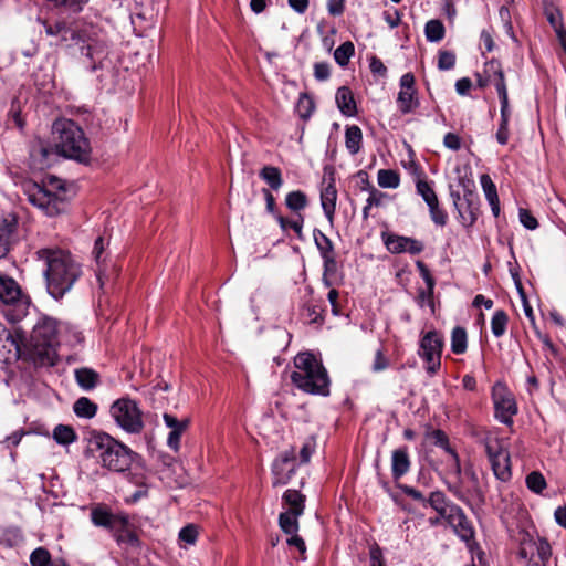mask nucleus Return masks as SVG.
<instances>
[{
    "label": "nucleus",
    "mask_w": 566,
    "mask_h": 566,
    "mask_svg": "<svg viewBox=\"0 0 566 566\" xmlns=\"http://www.w3.org/2000/svg\"><path fill=\"white\" fill-rule=\"evenodd\" d=\"M433 292L434 290H419L417 302L420 306H423L424 303H427L431 308L433 310L434 303H433Z\"/></svg>",
    "instance_id": "obj_62"
},
{
    "label": "nucleus",
    "mask_w": 566,
    "mask_h": 566,
    "mask_svg": "<svg viewBox=\"0 0 566 566\" xmlns=\"http://www.w3.org/2000/svg\"><path fill=\"white\" fill-rule=\"evenodd\" d=\"M527 488L536 494H541L546 488V480L538 471H533L526 476Z\"/></svg>",
    "instance_id": "obj_45"
},
{
    "label": "nucleus",
    "mask_w": 566,
    "mask_h": 566,
    "mask_svg": "<svg viewBox=\"0 0 566 566\" xmlns=\"http://www.w3.org/2000/svg\"><path fill=\"white\" fill-rule=\"evenodd\" d=\"M492 400L494 403L495 418L507 426L513 423V417L517 413V405L509 388L497 382L492 388Z\"/></svg>",
    "instance_id": "obj_12"
},
{
    "label": "nucleus",
    "mask_w": 566,
    "mask_h": 566,
    "mask_svg": "<svg viewBox=\"0 0 566 566\" xmlns=\"http://www.w3.org/2000/svg\"><path fill=\"white\" fill-rule=\"evenodd\" d=\"M429 208V212H430V217H431V220L437 224V226H440V227H443L447 224V221H448V214L447 212L440 208L439 206V200L430 203L428 206Z\"/></svg>",
    "instance_id": "obj_48"
},
{
    "label": "nucleus",
    "mask_w": 566,
    "mask_h": 566,
    "mask_svg": "<svg viewBox=\"0 0 566 566\" xmlns=\"http://www.w3.org/2000/svg\"><path fill=\"white\" fill-rule=\"evenodd\" d=\"M24 193L31 205L49 217L57 216L67 208V190L57 177L49 176L42 184L28 182Z\"/></svg>",
    "instance_id": "obj_3"
},
{
    "label": "nucleus",
    "mask_w": 566,
    "mask_h": 566,
    "mask_svg": "<svg viewBox=\"0 0 566 566\" xmlns=\"http://www.w3.org/2000/svg\"><path fill=\"white\" fill-rule=\"evenodd\" d=\"M419 104L415 76L412 73H406L400 78V91L397 96L398 108L401 114H409L419 107Z\"/></svg>",
    "instance_id": "obj_18"
},
{
    "label": "nucleus",
    "mask_w": 566,
    "mask_h": 566,
    "mask_svg": "<svg viewBox=\"0 0 566 566\" xmlns=\"http://www.w3.org/2000/svg\"><path fill=\"white\" fill-rule=\"evenodd\" d=\"M416 189L417 193L421 196L427 206L438 200L436 191L427 180L418 179L416 184Z\"/></svg>",
    "instance_id": "obj_44"
},
{
    "label": "nucleus",
    "mask_w": 566,
    "mask_h": 566,
    "mask_svg": "<svg viewBox=\"0 0 566 566\" xmlns=\"http://www.w3.org/2000/svg\"><path fill=\"white\" fill-rule=\"evenodd\" d=\"M289 535L290 537L286 539L287 545L297 548V551L302 555H304L306 552V545L304 539L301 536H298L297 533H291Z\"/></svg>",
    "instance_id": "obj_63"
},
{
    "label": "nucleus",
    "mask_w": 566,
    "mask_h": 566,
    "mask_svg": "<svg viewBox=\"0 0 566 566\" xmlns=\"http://www.w3.org/2000/svg\"><path fill=\"white\" fill-rule=\"evenodd\" d=\"M485 453L494 475L501 481L511 478L510 453L503 448L500 439L488 436L483 439Z\"/></svg>",
    "instance_id": "obj_10"
},
{
    "label": "nucleus",
    "mask_w": 566,
    "mask_h": 566,
    "mask_svg": "<svg viewBox=\"0 0 566 566\" xmlns=\"http://www.w3.org/2000/svg\"><path fill=\"white\" fill-rule=\"evenodd\" d=\"M426 38L429 42H439L444 38L446 29L440 20H429L424 27Z\"/></svg>",
    "instance_id": "obj_38"
},
{
    "label": "nucleus",
    "mask_w": 566,
    "mask_h": 566,
    "mask_svg": "<svg viewBox=\"0 0 566 566\" xmlns=\"http://www.w3.org/2000/svg\"><path fill=\"white\" fill-rule=\"evenodd\" d=\"M480 184L488 202L499 199L496 186L488 174L481 175Z\"/></svg>",
    "instance_id": "obj_46"
},
{
    "label": "nucleus",
    "mask_w": 566,
    "mask_h": 566,
    "mask_svg": "<svg viewBox=\"0 0 566 566\" xmlns=\"http://www.w3.org/2000/svg\"><path fill=\"white\" fill-rule=\"evenodd\" d=\"M552 555V547L544 537L537 539L528 538L521 543L518 556L528 562H533L535 557L538 562H534L535 566H545Z\"/></svg>",
    "instance_id": "obj_15"
},
{
    "label": "nucleus",
    "mask_w": 566,
    "mask_h": 566,
    "mask_svg": "<svg viewBox=\"0 0 566 566\" xmlns=\"http://www.w3.org/2000/svg\"><path fill=\"white\" fill-rule=\"evenodd\" d=\"M74 378L77 386L84 391L95 389L101 382L99 374L88 367L76 368L74 370Z\"/></svg>",
    "instance_id": "obj_25"
},
{
    "label": "nucleus",
    "mask_w": 566,
    "mask_h": 566,
    "mask_svg": "<svg viewBox=\"0 0 566 566\" xmlns=\"http://www.w3.org/2000/svg\"><path fill=\"white\" fill-rule=\"evenodd\" d=\"M324 274L334 275L337 271V262L335 254L323 256Z\"/></svg>",
    "instance_id": "obj_64"
},
{
    "label": "nucleus",
    "mask_w": 566,
    "mask_h": 566,
    "mask_svg": "<svg viewBox=\"0 0 566 566\" xmlns=\"http://www.w3.org/2000/svg\"><path fill=\"white\" fill-rule=\"evenodd\" d=\"M0 304L4 317L15 324L28 315L31 300L14 279L0 273Z\"/></svg>",
    "instance_id": "obj_7"
},
{
    "label": "nucleus",
    "mask_w": 566,
    "mask_h": 566,
    "mask_svg": "<svg viewBox=\"0 0 566 566\" xmlns=\"http://www.w3.org/2000/svg\"><path fill=\"white\" fill-rule=\"evenodd\" d=\"M59 154L49 143L36 138L30 146V166L35 170H44L53 165Z\"/></svg>",
    "instance_id": "obj_16"
},
{
    "label": "nucleus",
    "mask_w": 566,
    "mask_h": 566,
    "mask_svg": "<svg viewBox=\"0 0 566 566\" xmlns=\"http://www.w3.org/2000/svg\"><path fill=\"white\" fill-rule=\"evenodd\" d=\"M485 77L496 87L501 82H505L504 73L501 63L496 60H491L485 63L484 71Z\"/></svg>",
    "instance_id": "obj_37"
},
{
    "label": "nucleus",
    "mask_w": 566,
    "mask_h": 566,
    "mask_svg": "<svg viewBox=\"0 0 566 566\" xmlns=\"http://www.w3.org/2000/svg\"><path fill=\"white\" fill-rule=\"evenodd\" d=\"M331 75L329 64L326 62H317L314 64V76L317 81H326Z\"/></svg>",
    "instance_id": "obj_58"
},
{
    "label": "nucleus",
    "mask_w": 566,
    "mask_h": 566,
    "mask_svg": "<svg viewBox=\"0 0 566 566\" xmlns=\"http://www.w3.org/2000/svg\"><path fill=\"white\" fill-rule=\"evenodd\" d=\"M87 452L97 458L103 468L114 472L128 470L136 455L128 447L104 432L92 434Z\"/></svg>",
    "instance_id": "obj_5"
},
{
    "label": "nucleus",
    "mask_w": 566,
    "mask_h": 566,
    "mask_svg": "<svg viewBox=\"0 0 566 566\" xmlns=\"http://www.w3.org/2000/svg\"><path fill=\"white\" fill-rule=\"evenodd\" d=\"M165 424L170 429L167 437V446L175 452L180 449V438L189 427L190 420L188 418L178 419L170 413H164L163 416Z\"/></svg>",
    "instance_id": "obj_21"
},
{
    "label": "nucleus",
    "mask_w": 566,
    "mask_h": 566,
    "mask_svg": "<svg viewBox=\"0 0 566 566\" xmlns=\"http://www.w3.org/2000/svg\"><path fill=\"white\" fill-rule=\"evenodd\" d=\"M53 439L59 444L69 446L77 439V434L71 426L57 424L53 430Z\"/></svg>",
    "instance_id": "obj_36"
},
{
    "label": "nucleus",
    "mask_w": 566,
    "mask_h": 566,
    "mask_svg": "<svg viewBox=\"0 0 566 566\" xmlns=\"http://www.w3.org/2000/svg\"><path fill=\"white\" fill-rule=\"evenodd\" d=\"M17 221L14 218L0 221V259L6 258L15 242Z\"/></svg>",
    "instance_id": "obj_22"
},
{
    "label": "nucleus",
    "mask_w": 566,
    "mask_h": 566,
    "mask_svg": "<svg viewBox=\"0 0 566 566\" xmlns=\"http://www.w3.org/2000/svg\"><path fill=\"white\" fill-rule=\"evenodd\" d=\"M467 331L461 326L454 327L451 334V350L457 355H461L467 352Z\"/></svg>",
    "instance_id": "obj_35"
},
{
    "label": "nucleus",
    "mask_w": 566,
    "mask_h": 566,
    "mask_svg": "<svg viewBox=\"0 0 566 566\" xmlns=\"http://www.w3.org/2000/svg\"><path fill=\"white\" fill-rule=\"evenodd\" d=\"M73 411L78 418L92 419L96 416L97 405L87 397H81L74 402Z\"/></svg>",
    "instance_id": "obj_31"
},
{
    "label": "nucleus",
    "mask_w": 566,
    "mask_h": 566,
    "mask_svg": "<svg viewBox=\"0 0 566 566\" xmlns=\"http://www.w3.org/2000/svg\"><path fill=\"white\" fill-rule=\"evenodd\" d=\"M336 103L340 113L352 117L357 113L356 102L352 91L347 86H342L336 92Z\"/></svg>",
    "instance_id": "obj_28"
},
{
    "label": "nucleus",
    "mask_w": 566,
    "mask_h": 566,
    "mask_svg": "<svg viewBox=\"0 0 566 566\" xmlns=\"http://www.w3.org/2000/svg\"><path fill=\"white\" fill-rule=\"evenodd\" d=\"M509 316L505 311L497 310L491 319V329L495 337H502L505 334Z\"/></svg>",
    "instance_id": "obj_40"
},
{
    "label": "nucleus",
    "mask_w": 566,
    "mask_h": 566,
    "mask_svg": "<svg viewBox=\"0 0 566 566\" xmlns=\"http://www.w3.org/2000/svg\"><path fill=\"white\" fill-rule=\"evenodd\" d=\"M443 338L437 331H429L420 339L419 356L426 361V370L432 376L441 367Z\"/></svg>",
    "instance_id": "obj_11"
},
{
    "label": "nucleus",
    "mask_w": 566,
    "mask_h": 566,
    "mask_svg": "<svg viewBox=\"0 0 566 566\" xmlns=\"http://www.w3.org/2000/svg\"><path fill=\"white\" fill-rule=\"evenodd\" d=\"M380 237L387 251L391 254L409 253L418 255L424 250V243L411 237L399 235L388 231H382Z\"/></svg>",
    "instance_id": "obj_13"
},
{
    "label": "nucleus",
    "mask_w": 566,
    "mask_h": 566,
    "mask_svg": "<svg viewBox=\"0 0 566 566\" xmlns=\"http://www.w3.org/2000/svg\"><path fill=\"white\" fill-rule=\"evenodd\" d=\"M259 176L274 191H277L283 185L282 172L277 167L264 166L260 170Z\"/></svg>",
    "instance_id": "obj_30"
},
{
    "label": "nucleus",
    "mask_w": 566,
    "mask_h": 566,
    "mask_svg": "<svg viewBox=\"0 0 566 566\" xmlns=\"http://www.w3.org/2000/svg\"><path fill=\"white\" fill-rule=\"evenodd\" d=\"M314 111V103L307 95H302L297 103V112L304 119L308 118Z\"/></svg>",
    "instance_id": "obj_52"
},
{
    "label": "nucleus",
    "mask_w": 566,
    "mask_h": 566,
    "mask_svg": "<svg viewBox=\"0 0 566 566\" xmlns=\"http://www.w3.org/2000/svg\"><path fill=\"white\" fill-rule=\"evenodd\" d=\"M91 521L95 526L104 527L109 532L120 528L126 522V515L114 514L106 506H95L91 511Z\"/></svg>",
    "instance_id": "obj_20"
},
{
    "label": "nucleus",
    "mask_w": 566,
    "mask_h": 566,
    "mask_svg": "<svg viewBox=\"0 0 566 566\" xmlns=\"http://www.w3.org/2000/svg\"><path fill=\"white\" fill-rule=\"evenodd\" d=\"M411 462L408 453V448L402 447L392 451L391 453V474L395 480L403 476L410 469Z\"/></svg>",
    "instance_id": "obj_23"
},
{
    "label": "nucleus",
    "mask_w": 566,
    "mask_h": 566,
    "mask_svg": "<svg viewBox=\"0 0 566 566\" xmlns=\"http://www.w3.org/2000/svg\"><path fill=\"white\" fill-rule=\"evenodd\" d=\"M459 221L465 228L472 227L479 217L480 200L479 196L471 189H465L461 207L457 208Z\"/></svg>",
    "instance_id": "obj_19"
},
{
    "label": "nucleus",
    "mask_w": 566,
    "mask_h": 566,
    "mask_svg": "<svg viewBox=\"0 0 566 566\" xmlns=\"http://www.w3.org/2000/svg\"><path fill=\"white\" fill-rule=\"evenodd\" d=\"M45 264L46 289L55 300L62 298L82 275L81 264L62 249L43 248L35 252Z\"/></svg>",
    "instance_id": "obj_2"
},
{
    "label": "nucleus",
    "mask_w": 566,
    "mask_h": 566,
    "mask_svg": "<svg viewBox=\"0 0 566 566\" xmlns=\"http://www.w3.org/2000/svg\"><path fill=\"white\" fill-rule=\"evenodd\" d=\"M427 505L434 510L438 515L444 520L450 513L449 510L451 506H457L458 504L449 500L442 491L437 490L429 494Z\"/></svg>",
    "instance_id": "obj_27"
},
{
    "label": "nucleus",
    "mask_w": 566,
    "mask_h": 566,
    "mask_svg": "<svg viewBox=\"0 0 566 566\" xmlns=\"http://www.w3.org/2000/svg\"><path fill=\"white\" fill-rule=\"evenodd\" d=\"M416 266H417L421 277L423 279L427 287H429V290H434L436 281H434L433 276L431 275L428 266L420 260L416 261Z\"/></svg>",
    "instance_id": "obj_53"
},
{
    "label": "nucleus",
    "mask_w": 566,
    "mask_h": 566,
    "mask_svg": "<svg viewBox=\"0 0 566 566\" xmlns=\"http://www.w3.org/2000/svg\"><path fill=\"white\" fill-rule=\"evenodd\" d=\"M448 491L459 501L464 503L472 512L480 509L485 496L481 490L476 473L472 469H465L462 478L446 482Z\"/></svg>",
    "instance_id": "obj_8"
},
{
    "label": "nucleus",
    "mask_w": 566,
    "mask_h": 566,
    "mask_svg": "<svg viewBox=\"0 0 566 566\" xmlns=\"http://www.w3.org/2000/svg\"><path fill=\"white\" fill-rule=\"evenodd\" d=\"M518 217L521 223L528 230H535L538 227V222L536 218L527 210L520 209Z\"/></svg>",
    "instance_id": "obj_55"
},
{
    "label": "nucleus",
    "mask_w": 566,
    "mask_h": 566,
    "mask_svg": "<svg viewBox=\"0 0 566 566\" xmlns=\"http://www.w3.org/2000/svg\"><path fill=\"white\" fill-rule=\"evenodd\" d=\"M443 145L447 148L457 151L461 148V138L454 133H448L443 137Z\"/></svg>",
    "instance_id": "obj_61"
},
{
    "label": "nucleus",
    "mask_w": 566,
    "mask_h": 566,
    "mask_svg": "<svg viewBox=\"0 0 566 566\" xmlns=\"http://www.w3.org/2000/svg\"><path fill=\"white\" fill-rule=\"evenodd\" d=\"M370 566H386L381 548L375 544L369 551Z\"/></svg>",
    "instance_id": "obj_59"
},
{
    "label": "nucleus",
    "mask_w": 566,
    "mask_h": 566,
    "mask_svg": "<svg viewBox=\"0 0 566 566\" xmlns=\"http://www.w3.org/2000/svg\"><path fill=\"white\" fill-rule=\"evenodd\" d=\"M283 506L287 512L303 515L305 510L306 496L298 490L289 489L282 495Z\"/></svg>",
    "instance_id": "obj_26"
},
{
    "label": "nucleus",
    "mask_w": 566,
    "mask_h": 566,
    "mask_svg": "<svg viewBox=\"0 0 566 566\" xmlns=\"http://www.w3.org/2000/svg\"><path fill=\"white\" fill-rule=\"evenodd\" d=\"M51 562V555L44 547L35 548L30 555V563L32 566H49Z\"/></svg>",
    "instance_id": "obj_47"
},
{
    "label": "nucleus",
    "mask_w": 566,
    "mask_h": 566,
    "mask_svg": "<svg viewBox=\"0 0 566 566\" xmlns=\"http://www.w3.org/2000/svg\"><path fill=\"white\" fill-rule=\"evenodd\" d=\"M296 470V452L291 448L280 454L272 464V485L287 484Z\"/></svg>",
    "instance_id": "obj_14"
},
{
    "label": "nucleus",
    "mask_w": 566,
    "mask_h": 566,
    "mask_svg": "<svg viewBox=\"0 0 566 566\" xmlns=\"http://www.w3.org/2000/svg\"><path fill=\"white\" fill-rule=\"evenodd\" d=\"M57 321L42 316L38 319L28 338L21 327H13L7 334L10 356L7 359H22L34 366H54L56 364V346L59 345Z\"/></svg>",
    "instance_id": "obj_1"
},
{
    "label": "nucleus",
    "mask_w": 566,
    "mask_h": 566,
    "mask_svg": "<svg viewBox=\"0 0 566 566\" xmlns=\"http://www.w3.org/2000/svg\"><path fill=\"white\" fill-rule=\"evenodd\" d=\"M301 514H295L293 512H282L279 515V526L283 533L291 534L297 533L300 528L298 517Z\"/></svg>",
    "instance_id": "obj_33"
},
{
    "label": "nucleus",
    "mask_w": 566,
    "mask_h": 566,
    "mask_svg": "<svg viewBox=\"0 0 566 566\" xmlns=\"http://www.w3.org/2000/svg\"><path fill=\"white\" fill-rule=\"evenodd\" d=\"M429 438L434 446L442 448L448 453H450L451 451L454 450L449 444L448 436L444 433V431H442L440 429L431 431L429 433Z\"/></svg>",
    "instance_id": "obj_49"
},
{
    "label": "nucleus",
    "mask_w": 566,
    "mask_h": 566,
    "mask_svg": "<svg viewBox=\"0 0 566 566\" xmlns=\"http://www.w3.org/2000/svg\"><path fill=\"white\" fill-rule=\"evenodd\" d=\"M315 450V442L312 439H308L304 442V444L301 448L300 457L302 463H307L314 453Z\"/></svg>",
    "instance_id": "obj_60"
},
{
    "label": "nucleus",
    "mask_w": 566,
    "mask_h": 566,
    "mask_svg": "<svg viewBox=\"0 0 566 566\" xmlns=\"http://www.w3.org/2000/svg\"><path fill=\"white\" fill-rule=\"evenodd\" d=\"M313 234H314L315 244H316L322 258L335 254L333 242L326 234H324L321 230H317V229L314 230Z\"/></svg>",
    "instance_id": "obj_42"
},
{
    "label": "nucleus",
    "mask_w": 566,
    "mask_h": 566,
    "mask_svg": "<svg viewBox=\"0 0 566 566\" xmlns=\"http://www.w3.org/2000/svg\"><path fill=\"white\" fill-rule=\"evenodd\" d=\"M402 493L412 500L421 503L423 506L427 505L428 497H426L419 490L415 489L413 486L403 484L399 486Z\"/></svg>",
    "instance_id": "obj_56"
},
{
    "label": "nucleus",
    "mask_w": 566,
    "mask_h": 566,
    "mask_svg": "<svg viewBox=\"0 0 566 566\" xmlns=\"http://www.w3.org/2000/svg\"><path fill=\"white\" fill-rule=\"evenodd\" d=\"M109 412L117 426L128 433H139L144 428L142 411L136 401L129 398H120L113 402Z\"/></svg>",
    "instance_id": "obj_9"
},
{
    "label": "nucleus",
    "mask_w": 566,
    "mask_h": 566,
    "mask_svg": "<svg viewBox=\"0 0 566 566\" xmlns=\"http://www.w3.org/2000/svg\"><path fill=\"white\" fill-rule=\"evenodd\" d=\"M355 53V46L350 41L342 43L334 52L336 63L344 67L349 63L350 57Z\"/></svg>",
    "instance_id": "obj_41"
},
{
    "label": "nucleus",
    "mask_w": 566,
    "mask_h": 566,
    "mask_svg": "<svg viewBox=\"0 0 566 566\" xmlns=\"http://www.w3.org/2000/svg\"><path fill=\"white\" fill-rule=\"evenodd\" d=\"M517 289H518V292H520L522 301H523V308H524L525 316L530 319L531 325L533 326V328L536 332V331H538V328L535 323V315H534L532 306L530 305V303L526 300V295H525L520 282H517Z\"/></svg>",
    "instance_id": "obj_54"
},
{
    "label": "nucleus",
    "mask_w": 566,
    "mask_h": 566,
    "mask_svg": "<svg viewBox=\"0 0 566 566\" xmlns=\"http://www.w3.org/2000/svg\"><path fill=\"white\" fill-rule=\"evenodd\" d=\"M113 535L118 544H127L132 547L139 546V538L137 534L130 530L127 516L125 524L120 528L114 530Z\"/></svg>",
    "instance_id": "obj_32"
},
{
    "label": "nucleus",
    "mask_w": 566,
    "mask_h": 566,
    "mask_svg": "<svg viewBox=\"0 0 566 566\" xmlns=\"http://www.w3.org/2000/svg\"><path fill=\"white\" fill-rule=\"evenodd\" d=\"M337 190L334 181H329L321 191V205L325 217L333 223L336 210Z\"/></svg>",
    "instance_id": "obj_24"
},
{
    "label": "nucleus",
    "mask_w": 566,
    "mask_h": 566,
    "mask_svg": "<svg viewBox=\"0 0 566 566\" xmlns=\"http://www.w3.org/2000/svg\"><path fill=\"white\" fill-rule=\"evenodd\" d=\"M544 14L555 32L560 31V29H563L562 13L555 6H553L552 3H546L544 6Z\"/></svg>",
    "instance_id": "obj_43"
},
{
    "label": "nucleus",
    "mask_w": 566,
    "mask_h": 566,
    "mask_svg": "<svg viewBox=\"0 0 566 566\" xmlns=\"http://www.w3.org/2000/svg\"><path fill=\"white\" fill-rule=\"evenodd\" d=\"M377 181L381 188L395 189L400 184L399 174L391 169H380L377 174Z\"/></svg>",
    "instance_id": "obj_39"
},
{
    "label": "nucleus",
    "mask_w": 566,
    "mask_h": 566,
    "mask_svg": "<svg viewBox=\"0 0 566 566\" xmlns=\"http://www.w3.org/2000/svg\"><path fill=\"white\" fill-rule=\"evenodd\" d=\"M53 130L59 135L55 144L60 155L87 163L91 157V145L83 129L71 119H60L53 124Z\"/></svg>",
    "instance_id": "obj_6"
},
{
    "label": "nucleus",
    "mask_w": 566,
    "mask_h": 566,
    "mask_svg": "<svg viewBox=\"0 0 566 566\" xmlns=\"http://www.w3.org/2000/svg\"><path fill=\"white\" fill-rule=\"evenodd\" d=\"M294 366L295 370L291 374V380L295 387L311 395H329L327 370L313 354L301 353L296 355Z\"/></svg>",
    "instance_id": "obj_4"
},
{
    "label": "nucleus",
    "mask_w": 566,
    "mask_h": 566,
    "mask_svg": "<svg viewBox=\"0 0 566 566\" xmlns=\"http://www.w3.org/2000/svg\"><path fill=\"white\" fill-rule=\"evenodd\" d=\"M178 536L181 542L193 545L198 537V528L193 524H188L180 530Z\"/></svg>",
    "instance_id": "obj_50"
},
{
    "label": "nucleus",
    "mask_w": 566,
    "mask_h": 566,
    "mask_svg": "<svg viewBox=\"0 0 566 566\" xmlns=\"http://www.w3.org/2000/svg\"><path fill=\"white\" fill-rule=\"evenodd\" d=\"M302 315L310 323H317L319 319H322L318 307L313 304H305L302 308Z\"/></svg>",
    "instance_id": "obj_57"
},
{
    "label": "nucleus",
    "mask_w": 566,
    "mask_h": 566,
    "mask_svg": "<svg viewBox=\"0 0 566 566\" xmlns=\"http://www.w3.org/2000/svg\"><path fill=\"white\" fill-rule=\"evenodd\" d=\"M455 65V55L450 51H440L438 57V69L441 71H448L453 69Z\"/></svg>",
    "instance_id": "obj_51"
},
{
    "label": "nucleus",
    "mask_w": 566,
    "mask_h": 566,
    "mask_svg": "<svg viewBox=\"0 0 566 566\" xmlns=\"http://www.w3.org/2000/svg\"><path fill=\"white\" fill-rule=\"evenodd\" d=\"M363 143V132L357 125L347 126L345 129V146L350 155L360 151Z\"/></svg>",
    "instance_id": "obj_29"
},
{
    "label": "nucleus",
    "mask_w": 566,
    "mask_h": 566,
    "mask_svg": "<svg viewBox=\"0 0 566 566\" xmlns=\"http://www.w3.org/2000/svg\"><path fill=\"white\" fill-rule=\"evenodd\" d=\"M449 512L444 521L453 530L454 534L467 544L474 541L475 531L464 511L457 505L451 506Z\"/></svg>",
    "instance_id": "obj_17"
},
{
    "label": "nucleus",
    "mask_w": 566,
    "mask_h": 566,
    "mask_svg": "<svg viewBox=\"0 0 566 566\" xmlns=\"http://www.w3.org/2000/svg\"><path fill=\"white\" fill-rule=\"evenodd\" d=\"M285 205L291 211L300 212L307 207L308 199L305 192L301 190H294L286 195Z\"/></svg>",
    "instance_id": "obj_34"
}]
</instances>
